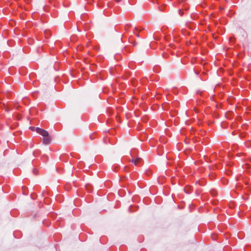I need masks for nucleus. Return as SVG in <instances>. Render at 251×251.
Instances as JSON below:
<instances>
[{
  "label": "nucleus",
  "mask_w": 251,
  "mask_h": 251,
  "mask_svg": "<svg viewBox=\"0 0 251 251\" xmlns=\"http://www.w3.org/2000/svg\"><path fill=\"white\" fill-rule=\"evenodd\" d=\"M141 161V159L140 158H137L136 159H132L131 162L133 163L135 165H138L140 163Z\"/></svg>",
  "instance_id": "obj_2"
},
{
  "label": "nucleus",
  "mask_w": 251,
  "mask_h": 251,
  "mask_svg": "<svg viewBox=\"0 0 251 251\" xmlns=\"http://www.w3.org/2000/svg\"><path fill=\"white\" fill-rule=\"evenodd\" d=\"M135 29L137 31H138V29L137 28H135Z\"/></svg>",
  "instance_id": "obj_5"
},
{
  "label": "nucleus",
  "mask_w": 251,
  "mask_h": 251,
  "mask_svg": "<svg viewBox=\"0 0 251 251\" xmlns=\"http://www.w3.org/2000/svg\"><path fill=\"white\" fill-rule=\"evenodd\" d=\"M35 170H33V173H34V174H35Z\"/></svg>",
  "instance_id": "obj_4"
},
{
  "label": "nucleus",
  "mask_w": 251,
  "mask_h": 251,
  "mask_svg": "<svg viewBox=\"0 0 251 251\" xmlns=\"http://www.w3.org/2000/svg\"><path fill=\"white\" fill-rule=\"evenodd\" d=\"M137 36L138 37H139V36L138 34H137Z\"/></svg>",
  "instance_id": "obj_6"
},
{
  "label": "nucleus",
  "mask_w": 251,
  "mask_h": 251,
  "mask_svg": "<svg viewBox=\"0 0 251 251\" xmlns=\"http://www.w3.org/2000/svg\"><path fill=\"white\" fill-rule=\"evenodd\" d=\"M115 0L116 1H117V2H119V1H121V0Z\"/></svg>",
  "instance_id": "obj_3"
},
{
  "label": "nucleus",
  "mask_w": 251,
  "mask_h": 251,
  "mask_svg": "<svg viewBox=\"0 0 251 251\" xmlns=\"http://www.w3.org/2000/svg\"><path fill=\"white\" fill-rule=\"evenodd\" d=\"M36 131L40 134V135L44 136L43 139V144L45 145L49 144L50 142L51 138L49 136V133L47 131L40 128L39 127H36Z\"/></svg>",
  "instance_id": "obj_1"
}]
</instances>
